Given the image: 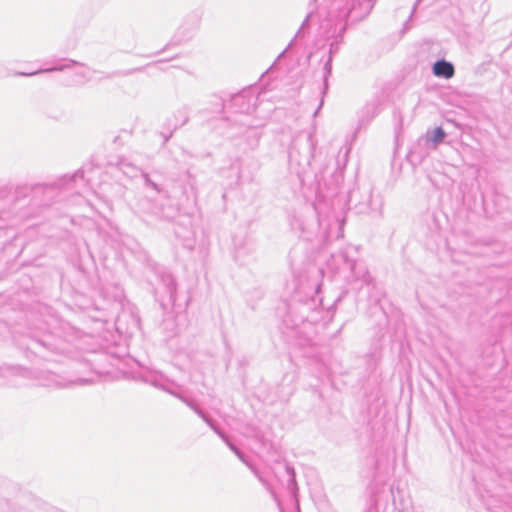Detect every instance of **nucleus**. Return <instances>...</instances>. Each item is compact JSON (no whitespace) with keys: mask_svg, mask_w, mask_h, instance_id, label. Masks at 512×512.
<instances>
[{"mask_svg":"<svg viewBox=\"0 0 512 512\" xmlns=\"http://www.w3.org/2000/svg\"><path fill=\"white\" fill-rule=\"evenodd\" d=\"M433 73L438 77L449 79L454 75V67L444 60L437 61L433 66Z\"/></svg>","mask_w":512,"mask_h":512,"instance_id":"f257e3e1","label":"nucleus"},{"mask_svg":"<svg viewBox=\"0 0 512 512\" xmlns=\"http://www.w3.org/2000/svg\"><path fill=\"white\" fill-rule=\"evenodd\" d=\"M445 132L441 127H437L432 131L431 140L434 143H440L445 138Z\"/></svg>","mask_w":512,"mask_h":512,"instance_id":"f03ea898","label":"nucleus"}]
</instances>
